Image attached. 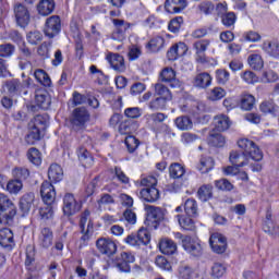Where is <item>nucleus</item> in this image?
Masks as SVG:
<instances>
[{"label": "nucleus", "instance_id": "338daca9", "mask_svg": "<svg viewBox=\"0 0 279 279\" xmlns=\"http://www.w3.org/2000/svg\"><path fill=\"white\" fill-rule=\"evenodd\" d=\"M223 274H226V266L221 265L219 263H216L213 267H211V276L213 278H223Z\"/></svg>", "mask_w": 279, "mask_h": 279}, {"label": "nucleus", "instance_id": "ddd939ff", "mask_svg": "<svg viewBox=\"0 0 279 279\" xmlns=\"http://www.w3.org/2000/svg\"><path fill=\"white\" fill-rule=\"evenodd\" d=\"M209 245L216 254H223L228 250V240L221 233H213L209 238Z\"/></svg>", "mask_w": 279, "mask_h": 279}, {"label": "nucleus", "instance_id": "423d86ee", "mask_svg": "<svg viewBox=\"0 0 279 279\" xmlns=\"http://www.w3.org/2000/svg\"><path fill=\"white\" fill-rule=\"evenodd\" d=\"M149 241H151V234L149 233V230L145 228H141L137 233H131L124 239V243H126V245H131L132 247L148 245Z\"/></svg>", "mask_w": 279, "mask_h": 279}, {"label": "nucleus", "instance_id": "9b49d317", "mask_svg": "<svg viewBox=\"0 0 279 279\" xmlns=\"http://www.w3.org/2000/svg\"><path fill=\"white\" fill-rule=\"evenodd\" d=\"M183 250L187 252L191 256L199 257L204 254V248L202 247V242L198 239L185 238L183 241Z\"/></svg>", "mask_w": 279, "mask_h": 279}, {"label": "nucleus", "instance_id": "3c124183", "mask_svg": "<svg viewBox=\"0 0 279 279\" xmlns=\"http://www.w3.org/2000/svg\"><path fill=\"white\" fill-rule=\"evenodd\" d=\"M15 51L16 47H14L12 44L0 45V58H12Z\"/></svg>", "mask_w": 279, "mask_h": 279}, {"label": "nucleus", "instance_id": "09e8293b", "mask_svg": "<svg viewBox=\"0 0 279 279\" xmlns=\"http://www.w3.org/2000/svg\"><path fill=\"white\" fill-rule=\"evenodd\" d=\"M124 143L129 154H134L141 145V141H138L134 135L126 136Z\"/></svg>", "mask_w": 279, "mask_h": 279}, {"label": "nucleus", "instance_id": "dca6fc26", "mask_svg": "<svg viewBox=\"0 0 279 279\" xmlns=\"http://www.w3.org/2000/svg\"><path fill=\"white\" fill-rule=\"evenodd\" d=\"M38 245L41 250H49L53 245V230L49 227H43L38 234Z\"/></svg>", "mask_w": 279, "mask_h": 279}, {"label": "nucleus", "instance_id": "8fccbe9b", "mask_svg": "<svg viewBox=\"0 0 279 279\" xmlns=\"http://www.w3.org/2000/svg\"><path fill=\"white\" fill-rule=\"evenodd\" d=\"M226 95H227L226 89H223L222 87H214L208 93L207 99H209V101H219L223 99Z\"/></svg>", "mask_w": 279, "mask_h": 279}, {"label": "nucleus", "instance_id": "f704fd0d", "mask_svg": "<svg viewBox=\"0 0 279 279\" xmlns=\"http://www.w3.org/2000/svg\"><path fill=\"white\" fill-rule=\"evenodd\" d=\"M178 130L186 132L193 130V120L189 116H180L174 120Z\"/></svg>", "mask_w": 279, "mask_h": 279}, {"label": "nucleus", "instance_id": "13d9d810", "mask_svg": "<svg viewBox=\"0 0 279 279\" xmlns=\"http://www.w3.org/2000/svg\"><path fill=\"white\" fill-rule=\"evenodd\" d=\"M241 80H243V82H245V84H256L258 82V77L256 75V73L246 70L244 72H242L240 74Z\"/></svg>", "mask_w": 279, "mask_h": 279}, {"label": "nucleus", "instance_id": "a211bd4d", "mask_svg": "<svg viewBox=\"0 0 279 279\" xmlns=\"http://www.w3.org/2000/svg\"><path fill=\"white\" fill-rule=\"evenodd\" d=\"M107 60L113 71L118 73H123L125 71V59L119 53H109Z\"/></svg>", "mask_w": 279, "mask_h": 279}, {"label": "nucleus", "instance_id": "c03bdc74", "mask_svg": "<svg viewBox=\"0 0 279 279\" xmlns=\"http://www.w3.org/2000/svg\"><path fill=\"white\" fill-rule=\"evenodd\" d=\"M178 217V221L179 225L181 226V228H183V230H187L190 232H193V230H195V221H193V219H195V217H184V216H177Z\"/></svg>", "mask_w": 279, "mask_h": 279}, {"label": "nucleus", "instance_id": "ea45409f", "mask_svg": "<svg viewBox=\"0 0 279 279\" xmlns=\"http://www.w3.org/2000/svg\"><path fill=\"white\" fill-rule=\"evenodd\" d=\"M155 94L158 97H161L162 99H166L168 101H171V99H173L171 90H169L167 86L162 85V83L155 84Z\"/></svg>", "mask_w": 279, "mask_h": 279}, {"label": "nucleus", "instance_id": "774afa93", "mask_svg": "<svg viewBox=\"0 0 279 279\" xmlns=\"http://www.w3.org/2000/svg\"><path fill=\"white\" fill-rule=\"evenodd\" d=\"M13 175L16 178V180H27L29 178V170L27 168H15L13 170Z\"/></svg>", "mask_w": 279, "mask_h": 279}, {"label": "nucleus", "instance_id": "052dcab7", "mask_svg": "<svg viewBox=\"0 0 279 279\" xmlns=\"http://www.w3.org/2000/svg\"><path fill=\"white\" fill-rule=\"evenodd\" d=\"M175 77V71L171 68H165L159 75V80L169 84L170 80Z\"/></svg>", "mask_w": 279, "mask_h": 279}, {"label": "nucleus", "instance_id": "0e129e2a", "mask_svg": "<svg viewBox=\"0 0 279 279\" xmlns=\"http://www.w3.org/2000/svg\"><path fill=\"white\" fill-rule=\"evenodd\" d=\"M215 186L219 191H232L234 185L228 181V179H220L215 181Z\"/></svg>", "mask_w": 279, "mask_h": 279}, {"label": "nucleus", "instance_id": "5fc2aeb1", "mask_svg": "<svg viewBox=\"0 0 279 279\" xmlns=\"http://www.w3.org/2000/svg\"><path fill=\"white\" fill-rule=\"evenodd\" d=\"M23 189V181L15 179L13 181H10L7 184V191H9V193L16 195L21 190Z\"/></svg>", "mask_w": 279, "mask_h": 279}, {"label": "nucleus", "instance_id": "69168bd1", "mask_svg": "<svg viewBox=\"0 0 279 279\" xmlns=\"http://www.w3.org/2000/svg\"><path fill=\"white\" fill-rule=\"evenodd\" d=\"M216 80L218 84L226 85L230 82V72L227 70H217L216 71Z\"/></svg>", "mask_w": 279, "mask_h": 279}, {"label": "nucleus", "instance_id": "72a5a7b5", "mask_svg": "<svg viewBox=\"0 0 279 279\" xmlns=\"http://www.w3.org/2000/svg\"><path fill=\"white\" fill-rule=\"evenodd\" d=\"M199 207L197 205V201L195 198H187L184 203V213L186 217H197Z\"/></svg>", "mask_w": 279, "mask_h": 279}, {"label": "nucleus", "instance_id": "1a4fd4ad", "mask_svg": "<svg viewBox=\"0 0 279 279\" xmlns=\"http://www.w3.org/2000/svg\"><path fill=\"white\" fill-rule=\"evenodd\" d=\"M135 257L132 255V253L122 252L114 262V265L119 271H122L123 274H130L132 271V263H134Z\"/></svg>", "mask_w": 279, "mask_h": 279}, {"label": "nucleus", "instance_id": "39448f33", "mask_svg": "<svg viewBox=\"0 0 279 279\" xmlns=\"http://www.w3.org/2000/svg\"><path fill=\"white\" fill-rule=\"evenodd\" d=\"M29 86H32V78H27L23 82H21L19 78H11L4 83V87L11 97H19V95L22 93L27 95L25 88H29Z\"/></svg>", "mask_w": 279, "mask_h": 279}, {"label": "nucleus", "instance_id": "49530a36", "mask_svg": "<svg viewBox=\"0 0 279 279\" xmlns=\"http://www.w3.org/2000/svg\"><path fill=\"white\" fill-rule=\"evenodd\" d=\"M208 143L211 147H223L226 145V137L221 133L211 132L208 137Z\"/></svg>", "mask_w": 279, "mask_h": 279}, {"label": "nucleus", "instance_id": "412c9836", "mask_svg": "<svg viewBox=\"0 0 279 279\" xmlns=\"http://www.w3.org/2000/svg\"><path fill=\"white\" fill-rule=\"evenodd\" d=\"M262 49L270 58H275V59L279 58V40L278 39L265 40L262 44Z\"/></svg>", "mask_w": 279, "mask_h": 279}, {"label": "nucleus", "instance_id": "9d476101", "mask_svg": "<svg viewBox=\"0 0 279 279\" xmlns=\"http://www.w3.org/2000/svg\"><path fill=\"white\" fill-rule=\"evenodd\" d=\"M96 247L98 252L105 256H114V254H117V243L110 238H99L96 241Z\"/></svg>", "mask_w": 279, "mask_h": 279}, {"label": "nucleus", "instance_id": "bb28decb", "mask_svg": "<svg viewBox=\"0 0 279 279\" xmlns=\"http://www.w3.org/2000/svg\"><path fill=\"white\" fill-rule=\"evenodd\" d=\"M0 245L1 247H9V250L14 247V233L9 228L0 230Z\"/></svg>", "mask_w": 279, "mask_h": 279}, {"label": "nucleus", "instance_id": "6e6552de", "mask_svg": "<svg viewBox=\"0 0 279 279\" xmlns=\"http://www.w3.org/2000/svg\"><path fill=\"white\" fill-rule=\"evenodd\" d=\"M62 32V20L60 15H52L46 20L44 34L47 38H56Z\"/></svg>", "mask_w": 279, "mask_h": 279}, {"label": "nucleus", "instance_id": "2f4dec72", "mask_svg": "<svg viewBox=\"0 0 279 279\" xmlns=\"http://www.w3.org/2000/svg\"><path fill=\"white\" fill-rule=\"evenodd\" d=\"M162 47H165V39L161 36H156L146 44L148 53H158Z\"/></svg>", "mask_w": 279, "mask_h": 279}, {"label": "nucleus", "instance_id": "c9c22d12", "mask_svg": "<svg viewBox=\"0 0 279 279\" xmlns=\"http://www.w3.org/2000/svg\"><path fill=\"white\" fill-rule=\"evenodd\" d=\"M256 98L252 94H242L240 99V108L250 111L254 108Z\"/></svg>", "mask_w": 279, "mask_h": 279}, {"label": "nucleus", "instance_id": "a19ab883", "mask_svg": "<svg viewBox=\"0 0 279 279\" xmlns=\"http://www.w3.org/2000/svg\"><path fill=\"white\" fill-rule=\"evenodd\" d=\"M27 158L32 165H35L36 167H40L43 165V157L40 156V150H38L36 147H32L27 151Z\"/></svg>", "mask_w": 279, "mask_h": 279}, {"label": "nucleus", "instance_id": "4d7b16f0", "mask_svg": "<svg viewBox=\"0 0 279 279\" xmlns=\"http://www.w3.org/2000/svg\"><path fill=\"white\" fill-rule=\"evenodd\" d=\"M182 23H184V19L182 16L172 19L168 25L169 32L178 34V32H180V27H182Z\"/></svg>", "mask_w": 279, "mask_h": 279}, {"label": "nucleus", "instance_id": "37998d69", "mask_svg": "<svg viewBox=\"0 0 279 279\" xmlns=\"http://www.w3.org/2000/svg\"><path fill=\"white\" fill-rule=\"evenodd\" d=\"M34 77L43 86H46V87L51 86V78L49 77V74H47L45 70H40V69L36 70L34 72Z\"/></svg>", "mask_w": 279, "mask_h": 279}, {"label": "nucleus", "instance_id": "2eb2a0df", "mask_svg": "<svg viewBox=\"0 0 279 279\" xmlns=\"http://www.w3.org/2000/svg\"><path fill=\"white\" fill-rule=\"evenodd\" d=\"M40 196L47 206H51L56 202V187L51 182L44 181L40 186Z\"/></svg>", "mask_w": 279, "mask_h": 279}, {"label": "nucleus", "instance_id": "5701e85b", "mask_svg": "<svg viewBox=\"0 0 279 279\" xmlns=\"http://www.w3.org/2000/svg\"><path fill=\"white\" fill-rule=\"evenodd\" d=\"M36 8L40 16H49L56 10V0H40Z\"/></svg>", "mask_w": 279, "mask_h": 279}, {"label": "nucleus", "instance_id": "7ed1b4c3", "mask_svg": "<svg viewBox=\"0 0 279 279\" xmlns=\"http://www.w3.org/2000/svg\"><path fill=\"white\" fill-rule=\"evenodd\" d=\"M16 217V205L5 194L0 193V223L8 225Z\"/></svg>", "mask_w": 279, "mask_h": 279}, {"label": "nucleus", "instance_id": "aec40b11", "mask_svg": "<svg viewBox=\"0 0 279 279\" xmlns=\"http://www.w3.org/2000/svg\"><path fill=\"white\" fill-rule=\"evenodd\" d=\"M36 199V195L34 192H28L24 194L20 199V210L23 213V215H28L32 210V206H34V202Z\"/></svg>", "mask_w": 279, "mask_h": 279}, {"label": "nucleus", "instance_id": "393cba45", "mask_svg": "<svg viewBox=\"0 0 279 279\" xmlns=\"http://www.w3.org/2000/svg\"><path fill=\"white\" fill-rule=\"evenodd\" d=\"M231 125L232 122L226 114H218L214 118V128L216 132H226V130H230Z\"/></svg>", "mask_w": 279, "mask_h": 279}, {"label": "nucleus", "instance_id": "0eeeda50", "mask_svg": "<svg viewBox=\"0 0 279 279\" xmlns=\"http://www.w3.org/2000/svg\"><path fill=\"white\" fill-rule=\"evenodd\" d=\"M13 12H14L16 25H19V27L25 28L29 25L32 15L29 14V9H27L25 4L21 2L15 3L13 7Z\"/></svg>", "mask_w": 279, "mask_h": 279}, {"label": "nucleus", "instance_id": "f3484780", "mask_svg": "<svg viewBox=\"0 0 279 279\" xmlns=\"http://www.w3.org/2000/svg\"><path fill=\"white\" fill-rule=\"evenodd\" d=\"M189 8V0H166L165 10L168 14H180Z\"/></svg>", "mask_w": 279, "mask_h": 279}, {"label": "nucleus", "instance_id": "603ef678", "mask_svg": "<svg viewBox=\"0 0 279 279\" xmlns=\"http://www.w3.org/2000/svg\"><path fill=\"white\" fill-rule=\"evenodd\" d=\"M221 23L225 27H234V23H236V14L234 12H227L222 14Z\"/></svg>", "mask_w": 279, "mask_h": 279}, {"label": "nucleus", "instance_id": "6ab92c4d", "mask_svg": "<svg viewBox=\"0 0 279 279\" xmlns=\"http://www.w3.org/2000/svg\"><path fill=\"white\" fill-rule=\"evenodd\" d=\"M44 132L45 131H41L40 129L28 124V133L25 136V143H27V145H36L38 141H43V137L45 136Z\"/></svg>", "mask_w": 279, "mask_h": 279}, {"label": "nucleus", "instance_id": "6e6d98bb", "mask_svg": "<svg viewBox=\"0 0 279 279\" xmlns=\"http://www.w3.org/2000/svg\"><path fill=\"white\" fill-rule=\"evenodd\" d=\"M167 101L169 100L166 98L157 97L149 102L148 108H150V110H165Z\"/></svg>", "mask_w": 279, "mask_h": 279}, {"label": "nucleus", "instance_id": "20e7f679", "mask_svg": "<svg viewBox=\"0 0 279 279\" xmlns=\"http://www.w3.org/2000/svg\"><path fill=\"white\" fill-rule=\"evenodd\" d=\"M145 210H146L145 226H147L149 230H158V226H160V221L165 219V211H162V208L156 207L154 205L146 206Z\"/></svg>", "mask_w": 279, "mask_h": 279}, {"label": "nucleus", "instance_id": "f257e3e1", "mask_svg": "<svg viewBox=\"0 0 279 279\" xmlns=\"http://www.w3.org/2000/svg\"><path fill=\"white\" fill-rule=\"evenodd\" d=\"M238 146L242 149V155L238 151H231L229 156V160L234 167H245L250 158L255 162L263 160V151H260V148L253 141L242 138L238 141Z\"/></svg>", "mask_w": 279, "mask_h": 279}, {"label": "nucleus", "instance_id": "c85d7f7f", "mask_svg": "<svg viewBox=\"0 0 279 279\" xmlns=\"http://www.w3.org/2000/svg\"><path fill=\"white\" fill-rule=\"evenodd\" d=\"M186 53V45L184 43H179L173 45L167 52V58L170 61H175L180 56H184Z\"/></svg>", "mask_w": 279, "mask_h": 279}, {"label": "nucleus", "instance_id": "4be33fe9", "mask_svg": "<svg viewBox=\"0 0 279 279\" xmlns=\"http://www.w3.org/2000/svg\"><path fill=\"white\" fill-rule=\"evenodd\" d=\"M140 197L143 199V202H148L151 204L160 199V191H158L156 187H145L141 190Z\"/></svg>", "mask_w": 279, "mask_h": 279}, {"label": "nucleus", "instance_id": "f8f14e48", "mask_svg": "<svg viewBox=\"0 0 279 279\" xmlns=\"http://www.w3.org/2000/svg\"><path fill=\"white\" fill-rule=\"evenodd\" d=\"M112 24L114 26L112 33L113 40H125V34L128 33V29L132 27V24L120 19H113Z\"/></svg>", "mask_w": 279, "mask_h": 279}, {"label": "nucleus", "instance_id": "de8ad7c7", "mask_svg": "<svg viewBox=\"0 0 279 279\" xmlns=\"http://www.w3.org/2000/svg\"><path fill=\"white\" fill-rule=\"evenodd\" d=\"M77 156L83 167H90V165H93V157L86 148H80L77 150Z\"/></svg>", "mask_w": 279, "mask_h": 279}, {"label": "nucleus", "instance_id": "58836bf2", "mask_svg": "<svg viewBox=\"0 0 279 279\" xmlns=\"http://www.w3.org/2000/svg\"><path fill=\"white\" fill-rule=\"evenodd\" d=\"M247 62L254 71H260V69L265 66V61H263V57L260 54H250Z\"/></svg>", "mask_w": 279, "mask_h": 279}, {"label": "nucleus", "instance_id": "e433bc0d", "mask_svg": "<svg viewBox=\"0 0 279 279\" xmlns=\"http://www.w3.org/2000/svg\"><path fill=\"white\" fill-rule=\"evenodd\" d=\"M215 168V159L213 157H202L199 165L197 166L198 171L201 173H208V171H213Z\"/></svg>", "mask_w": 279, "mask_h": 279}, {"label": "nucleus", "instance_id": "c756f323", "mask_svg": "<svg viewBox=\"0 0 279 279\" xmlns=\"http://www.w3.org/2000/svg\"><path fill=\"white\" fill-rule=\"evenodd\" d=\"M259 110L264 114H272V117H277L279 113V107H278V105H276V102H274L272 99L264 100L259 105Z\"/></svg>", "mask_w": 279, "mask_h": 279}, {"label": "nucleus", "instance_id": "bf43d9fd", "mask_svg": "<svg viewBox=\"0 0 279 279\" xmlns=\"http://www.w3.org/2000/svg\"><path fill=\"white\" fill-rule=\"evenodd\" d=\"M178 271H179V278H182V279L197 278L195 276V272L193 271V268L189 266H180Z\"/></svg>", "mask_w": 279, "mask_h": 279}, {"label": "nucleus", "instance_id": "cd10ccee", "mask_svg": "<svg viewBox=\"0 0 279 279\" xmlns=\"http://www.w3.org/2000/svg\"><path fill=\"white\" fill-rule=\"evenodd\" d=\"M213 84V76L207 72H202L194 77L193 85L196 88H208Z\"/></svg>", "mask_w": 279, "mask_h": 279}, {"label": "nucleus", "instance_id": "473e14b6", "mask_svg": "<svg viewBox=\"0 0 279 279\" xmlns=\"http://www.w3.org/2000/svg\"><path fill=\"white\" fill-rule=\"evenodd\" d=\"M28 125H32L33 128H37V130H41V132H45L47 130V125H49V116L37 114L34 117Z\"/></svg>", "mask_w": 279, "mask_h": 279}, {"label": "nucleus", "instance_id": "680f3d73", "mask_svg": "<svg viewBox=\"0 0 279 279\" xmlns=\"http://www.w3.org/2000/svg\"><path fill=\"white\" fill-rule=\"evenodd\" d=\"M26 39L29 45H38V43H43V33L38 31L29 32Z\"/></svg>", "mask_w": 279, "mask_h": 279}, {"label": "nucleus", "instance_id": "7c9ffc66", "mask_svg": "<svg viewBox=\"0 0 279 279\" xmlns=\"http://www.w3.org/2000/svg\"><path fill=\"white\" fill-rule=\"evenodd\" d=\"M35 104L38 108H41V110H49V107L51 106V98L47 92H37L35 95Z\"/></svg>", "mask_w": 279, "mask_h": 279}, {"label": "nucleus", "instance_id": "4c0bfd02", "mask_svg": "<svg viewBox=\"0 0 279 279\" xmlns=\"http://www.w3.org/2000/svg\"><path fill=\"white\" fill-rule=\"evenodd\" d=\"M197 197L201 199V202H208V199H213V185H202L197 191Z\"/></svg>", "mask_w": 279, "mask_h": 279}, {"label": "nucleus", "instance_id": "4468645a", "mask_svg": "<svg viewBox=\"0 0 279 279\" xmlns=\"http://www.w3.org/2000/svg\"><path fill=\"white\" fill-rule=\"evenodd\" d=\"M82 205L75 201V196L71 193H66L63 197V213L68 217L75 215V213H80Z\"/></svg>", "mask_w": 279, "mask_h": 279}, {"label": "nucleus", "instance_id": "a878e982", "mask_svg": "<svg viewBox=\"0 0 279 279\" xmlns=\"http://www.w3.org/2000/svg\"><path fill=\"white\" fill-rule=\"evenodd\" d=\"M159 250L161 254H166L167 256H172L178 252V244L173 242V240L169 238L161 239L159 242Z\"/></svg>", "mask_w": 279, "mask_h": 279}, {"label": "nucleus", "instance_id": "79ce46f5", "mask_svg": "<svg viewBox=\"0 0 279 279\" xmlns=\"http://www.w3.org/2000/svg\"><path fill=\"white\" fill-rule=\"evenodd\" d=\"M169 173H170V178H172L173 180H180V178L184 177V174L186 173V170L180 163H172L169 167Z\"/></svg>", "mask_w": 279, "mask_h": 279}, {"label": "nucleus", "instance_id": "f03ea898", "mask_svg": "<svg viewBox=\"0 0 279 279\" xmlns=\"http://www.w3.org/2000/svg\"><path fill=\"white\" fill-rule=\"evenodd\" d=\"M90 121V112L85 107L75 108L70 117V125L74 132H84Z\"/></svg>", "mask_w": 279, "mask_h": 279}, {"label": "nucleus", "instance_id": "b1692460", "mask_svg": "<svg viewBox=\"0 0 279 279\" xmlns=\"http://www.w3.org/2000/svg\"><path fill=\"white\" fill-rule=\"evenodd\" d=\"M63 178L64 170H62V167L58 163L50 165L48 169V179L50 180V183L53 182L54 184H58V182H62Z\"/></svg>", "mask_w": 279, "mask_h": 279}, {"label": "nucleus", "instance_id": "e2e57ef3", "mask_svg": "<svg viewBox=\"0 0 279 279\" xmlns=\"http://www.w3.org/2000/svg\"><path fill=\"white\" fill-rule=\"evenodd\" d=\"M97 204L98 208H101L102 206H110L114 204V196L108 193H104L100 195V198L97 201Z\"/></svg>", "mask_w": 279, "mask_h": 279}, {"label": "nucleus", "instance_id": "a18cd8bd", "mask_svg": "<svg viewBox=\"0 0 279 279\" xmlns=\"http://www.w3.org/2000/svg\"><path fill=\"white\" fill-rule=\"evenodd\" d=\"M146 122L150 128H154L157 123H162L165 119H167V114L157 112V113H149L145 116Z\"/></svg>", "mask_w": 279, "mask_h": 279}, {"label": "nucleus", "instance_id": "864d4df0", "mask_svg": "<svg viewBox=\"0 0 279 279\" xmlns=\"http://www.w3.org/2000/svg\"><path fill=\"white\" fill-rule=\"evenodd\" d=\"M19 57L17 60H32V49H29V47H27V44L22 43L19 46Z\"/></svg>", "mask_w": 279, "mask_h": 279}]
</instances>
